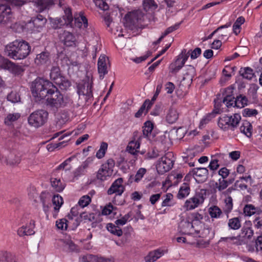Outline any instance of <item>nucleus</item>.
Returning <instances> with one entry per match:
<instances>
[{
  "label": "nucleus",
  "mask_w": 262,
  "mask_h": 262,
  "mask_svg": "<svg viewBox=\"0 0 262 262\" xmlns=\"http://www.w3.org/2000/svg\"><path fill=\"white\" fill-rule=\"evenodd\" d=\"M190 51L187 52L186 49L182 50L181 53L178 56L181 59V61L185 64L190 55Z\"/></svg>",
  "instance_id": "obj_59"
},
{
  "label": "nucleus",
  "mask_w": 262,
  "mask_h": 262,
  "mask_svg": "<svg viewBox=\"0 0 262 262\" xmlns=\"http://www.w3.org/2000/svg\"><path fill=\"white\" fill-rule=\"evenodd\" d=\"M241 120V117L239 114H234L232 116L224 115L219 118L218 125L224 130H234Z\"/></svg>",
  "instance_id": "obj_3"
},
{
  "label": "nucleus",
  "mask_w": 262,
  "mask_h": 262,
  "mask_svg": "<svg viewBox=\"0 0 262 262\" xmlns=\"http://www.w3.org/2000/svg\"><path fill=\"white\" fill-rule=\"evenodd\" d=\"M190 188L187 184L181 187L177 194V198L179 199H182L186 197L189 193Z\"/></svg>",
  "instance_id": "obj_40"
},
{
  "label": "nucleus",
  "mask_w": 262,
  "mask_h": 262,
  "mask_svg": "<svg viewBox=\"0 0 262 262\" xmlns=\"http://www.w3.org/2000/svg\"><path fill=\"white\" fill-rule=\"evenodd\" d=\"M20 117L18 113L10 114L5 119V123L7 125L11 124L12 122L16 121Z\"/></svg>",
  "instance_id": "obj_48"
},
{
  "label": "nucleus",
  "mask_w": 262,
  "mask_h": 262,
  "mask_svg": "<svg viewBox=\"0 0 262 262\" xmlns=\"http://www.w3.org/2000/svg\"><path fill=\"white\" fill-rule=\"evenodd\" d=\"M206 194V190L201 189L200 192L196 193L192 198L186 200L184 207L186 210H192L197 207L200 204L203 203L204 201V194Z\"/></svg>",
  "instance_id": "obj_9"
},
{
  "label": "nucleus",
  "mask_w": 262,
  "mask_h": 262,
  "mask_svg": "<svg viewBox=\"0 0 262 262\" xmlns=\"http://www.w3.org/2000/svg\"><path fill=\"white\" fill-rule=\"evenodd\" d=\"M255 247L257 252L262 253V236H258L255 240Z\"/></svg>",
  "instance_id": "obj_63"
},
{
  "label": "nucleus",
  "mask_w": 262,
  "mask_h": 262,
  "mask_svg": "<svg viewBox=\"0 0 262 262\" xmlns=\"http://www.w3.org/2000/svg\"><path fill=\"white\" fill-rule=\"evenodd\" d=\"M239 129L241 133H244L248 137L251 136L252 125L249 122L245 121L243 122L242 125L240 126Z\"/></svg>",
  "instance_id": "obj_37"
},
{
  "label": "nucleus",
  "mask_w": 262,
  "mask_h": 262,
  "mask_svg": "<svg viewBox=\"0 0 262 262\" xmlns=\"http://www.w3.org/2000/svg\"><path fill=\"white\" fill-rule=\"evenodd\" d=\"M107 229L111 233L118 236H120L122 235V230L118 226H116L112 223L107 225Z\"/></svg>",
  "instance_id": "obj_41"
},
{
  "label": "nucleus",
  "mask_w": 262,
  "mask_h": 262,
  "mask_svg": "<svg viewBox=\"0 0 262 262\" xmlns=\"http://www.w3.org/2000/svg\"><path fill=\"white\" fill-rule=\"evenodd\" d=\"M170 154H167L158 161L156 165V168L159 173H163L171 169L173 161L170 159Z\"/></svg>",
  "instance_id": "obj_10"
},
{
  "label": "nucleus",
  "mask_w": 262,
  "mask_h": 262,
  "mask_svg": "<svg viewBox=\"0 0 262 262\" xmlns=\"http://www.w3.org/2000/svg\"><path fill=\"white\" fill-rule=\"evenodd\" d=\"M233 88L231 86L227 88L224 90L222 94H218L216 95V99L219 97L221 99V103L222 102L225 103L226 100H228V99H230V97H233Z\"/></svg>",
  "instance_id": "obj_26"
},
{
  "label": "nucleus",
  "mask_w": 262,
  "mask_h": 262,
  "mask_svg": "<svg viewBox=\"0 0 262 262\" xmlns=\"http://www.w3.org/2000/svg\"><path fill=\"white\" fill-rule=\"evenodd\" d=\"M94 259V257L92 255L88 254L82 256L80 258V262H92Z\"/></svg>",
  "instance_id": "obj_64"
},
{
  "label": "nucleus",
  "mask_w": 262,
  "mask_h": 262,
  "mask_svg": "<svg viewBox=\"0 0 262 262\" xmlns=\"http://www.w3.org/2000/svg\"><path fill=\"white\" fill-rule=\"evenodd\" d=\"M242 233L248 239H251L254 234L253 230L250 227H245L242 228Z\"/></svg>",
  "instance_id": "obj_58"
},
{
  "label": "nucleus",
  "mask_w": 262,
  "mask_h": 262,
  "mask_svg": "<svg viewBox=\"0 0 262 262\" xmlns=\"http://www.w3.org/2000/svg\"><path fill=\"white\" fill-rule=\"evenodd\" d=\"M20 162V156L16 155L14 152L10 153L6 158L5 163L11 166L17 165Z\"/></svg>",
  "instance_id": "obj_29"
},
{
  "label": "nucleus",
  "mask_w": 262,
  "mask_h": 262,
  "mask_svg": "<svg viewBox=\"0 0 262 262\" xmlns=\"http://www.w3.org/2000/svg\"><path fill=\"white\" fill-rule=\"evenodd\" d=\"M184 72L183 80L188 79L191 82L195 74V69L194 67L191 65H186L185 66Z\"/></svg>",
  "instance_id": "obj_22"
},
{
  "label": "nucleus",
  "mask_w": 262,
  "mask_h": 262,
  "mask_svg": "<svg viewBox=\"0 0 262 262\" xmlns=\"http://www.w3.org/2000/svg\"><path fill=\"white\" fill-rule=\"evenodd\" d=\"M146 169L144 168H140L135 175V181L138 182L145 174Z\"/></svg>",
  "instance_id": "obj_60"
},
{
  "label": "nucleus",
  "mask_w": 262,
  "mask_h": 262,
  "mask_svg": "<svg viewBox=\"0 0 262 262\" xmlns=\"http://www.w3.org/2000/svg\"><path fill=\"white\" fill-rule=\"evenodd\" d=\"M151 103L149 100H146L141 105L138 111L135 114L136 118L140 117L143 114H146L147 111L150 108Z\"/></svg>",
  "instance_id": "obj_31"
},
{
  "label": "nucleus",
  "mask_w": 262,
  "mask_h": 262,
  "mask_svg": "<svg viewBox=\"0 0 262 262\" xmlns=\"http://www.w3.org/2000/svg\"><path fill=\"white\" fill-rule=\"evenodd\" d=\"M179 114L177 110L173 107H170L166 114V120L170 124H172L177 121L179 118Z\"/></svg>",
  "instance_id": "obj_23"
},
{
  "label": "nucleus",
  "mask_w": 262,
  "mask_h": 262,
  "mask_svg": "<svg viewBox=\"0 0 262 262\" xmlns=\"http://www.w3.org/2000/svg\"><path fill=\"white\" fill-rule=\"evenodd\" d=\"M180 232L182 234H190L192 233L193 226L191 222L187 220H182L179 224Z\"/></svg>",
  "instance_id": "obj_20"
},
{
  "label": "nucleus",
  "mask_w": 262,
  "mask_h": 262,
  "mask_svg": "<svg viewBox=\"0 0 262 262\" xmlns=\"http://www.w3.org/2000/svg\"><path fill=\"white\" fill-rule=\"evenodd\" d=\"M96 5L104 11L107 10L109 8L108 5L103 0H97Z\"/></svg>",
  "instance_id": "obj_62"
},
{
  "label": "nucleus",
  "mask_w": 262,
  "mask_h": 262,
  "mask_svg": "<svg viewBox=\"0 0 262 262\" xmlns=\"http://www.w3.org/2000/svg\"><path fill=\"white\" fill-rule=\"evenodd\" d=\"M258 112L255 109H251L249 108H245L243 112V115L245 117H251L256 116Z\"/></svg>",
  "instance_id": "obj_57"
},
{
  "label": "nucleus",
  "mask_w": 262,
  "mask_h": 262,
  "mask_svg": "<svg viewBox=\"0 0 262 262\" xmlns=\"http://www.w3.org/2000/svg\"><path fill=\"white\" fill-rule=\"evenodd\" d=\"M225 205L224 208V212L228 215L233 208L232 199L231 196H228L225 199ZM228 215H227V217Z\"/></svg>",
  "instance_id": "obj_45"
},
{
  "label": "nucleus",
  "mask_w": 262,
  "mask_h": 262,
  "mask_svg": "<svg viewBox=\"0 0 262 262\" xmlns=\"http://www.w3.org/2000/svg\"><path fill=\"white\" fill-rule=\"evenodd\" d=\"M91 201V199L89 195H84L82 196L78 202L79 206L83 208L88 206Z\"/></svg>",
  "instance_id": "obj_55"
},
{
  "label": "nucleus",
  "mask_w": 262,
  "mask_h": 262,
  "mask_svg": "<svg viewBox=\"0 0 262 262\" xmlns=\"http://www.w3.org/2000/svg\"><path fill=\"white\" fill-rule=\"evenodd\" d=\"M65 247L70 252L77 251V246L71 240L66 239L64 241Z\"/></svg>",
  "instance_id": "obj_51"
},
{
  "label": "nucleus",
  "mask_w": 262,
  "mask_h": 262,
  "mask_svg": "<svg viewBox=\"0 0 262 262\" xmlns=\"http://www.w3.org/2000/svg\"><path fill=\"white\" fill-rule=\"evenodd\" d=\"M34 3L39 12L50 9L54 5L53 0H36Z\"/></svg>",
  "instance_id": "obj_15"
},
{
  "label": "nucleus",
  "mask_w": 262,
  "mask_h": 262,
  "mask_svg": "<svg viewBox=\"0 0 262 262\" xmlns=\"http://www.w3.org/2000/svg\"><path fill=\"white\" fill-rule=\"evenodd\" d=\"M258 208L255 207L253 205H246L244 208V213L245 215L251 216L258 211Z\"/></svg>",
  "instance_id": "obj_43"
},
{
  "label": "nucleus",
  "mask_w": 262,
  "mask_h": 262,
  "mask_svg": "<svg viewBox=\"0 0 262 262\" xmlns=\"http://www.w3.org/2000/svg\"><path fill=\"white\" fill-rule=\"evenodd\" d=\"M60 40L67 46H71L75 40V36L71 32L64 31L59 34Z\"/></svg>",
  "instance_id": "obj_17"
},
{
  "label": "nucleus",
  "mask_w": 262,
  "mask_h": 262,
  "mask_svg": "<svg viewBox=\"0 0 262 262\" xmlns=\"http://www.w3.org/2000/svg\"><path fill=\"white\" fill-rule=\"evenodd\" d=\"M233 88L231 86L227 88L224 90L222 94H218L216 95V99L219 97L221 99V103L222 102L225 103L226 100H228V99H230V97H233Z\"/></svg>",
  "instance_id": "obj_27"
},
{
  "label": "nucleus",
  "mask_w": 262,
  "mask_h": 262,
  "mask_svg": "<svg viewBox=\"0 0 262 262\" xmlns=\"http://www.w3.org/2000/svg\"><path fill=\"white\" fill-rule=\"evenodd\" d=\"M34 61L38 66L49 65L51 63L50 54L48 52H42L36 55Z\"/></svg>",
  "instance_id": "obj_16"
},
{
  "label": "nucleus",
  "mask_w": 262,
  "mask_h": 262,
  "mask_svg": "<svg viewBox=\"0 0 262 262\" xmlns=\"http://www.w3.org/2000/svg\"><path fill=\"white\" fill-rule=\"evenodd\" d=\"M162 255V253L159 250H156L150 252L148 255L145 257L146 262H154Z\"/></svg>",
  "instance_id": "obj_38"
},
{
  "label": "nucleus",
  "mask_w": 262,
  "mask_h": 262,
  "mask_svg": "<svg viewBox=\"0 0 262 262\" xmlns=\"http://www.w3.org/2000/svg\"><path fill=\"white\" fill-rule=\"evenodd\" d=\"M140 147V143L137 141H132L129 143L127 146V150L133 155H136L138 151L137 150Z\"/></svg>",
  "instance_id": "obj_39"
},
{
  "label": "nucleus",
  "mask_w": 262,
  "mask_h": 262,
  "mask_svg": "<svg viewBox=\"0 0 262 262\" xmlns=\"http://www.w3.org/2000/svg\"><path fill=\"white\" fill-rule=\"evenodd\" d=\"M69 135H63L62 137H61L59 139H62L64 138H67V139L62 141L59 142L58 143H54V144H49L47 145V148L48 150L49 151H52L54 149L59 148L61 146H64L65 145H63L65 144L66 142H67L68 141H69L70 139L69 138Z\"/></svg>",
  "instance_id": "obj_36"
},
{
  "label": "nucleus",
  "mask_w": 262,
  "mask_h": 262,
  "mask_svg": "<svg viewBox=\"0 0 262 262\" xmlns=\"http://www.w3.org/2000/svg\"><path fill=\"white\" fill-rule=\"evenodd\" d=\"M214 109L213 110L212 113L208 114L206 116L202 119L200 122V125H203L207 123L209 121H210L214 117V114H220L222 112L221 109V99L217 97V99H214Z\"/></svg>",
  "instance_id": "obj_12"
},
{
  "label": "nucleus",
  "mask_w": 262,
  "mask_h": 262,
  "mask_svg": "<svg viewBox=\"0 0 262 262\" xmlns=\"http://www.w3.org/2000/svg\"><path fill=\"white\" fill-rule=\"evenodd\" d=\"M30 23H32L34 27L39 29L45 26L47 23V19L42 15L38 14L36 17H32Z\"/></svg>",
  "instance_id": "obj_24"
},
{
  "label": "nucleus",
  "mask_w": 262,
  "mask_h": 262,
  "mask_svg": "<svg viewBox=\"0 0 262 262\" xmlns=\"http://www.w3.org/2000/svg\"><path fill=\"white\" fill-rule=\"evenodd\" d=\"M228 186V181L224 179H220L219 182L215 183V187L219 191H222L226 189Z\"/></svg>",
  "instance_id": "obj_54"
},
{
  "label": "nucleus",
  "mask_w": 262,
  "mask_h": 262,
  "mask_svg": "<svg viewBox=\"0 0 262 262\" xmlns=\"http://www.w3.org/2000/svg\"><path fill=\"white\" fill-rule=\"evenodd\" d=\"M184 66V62H182L181 59L178 56L176 61L170 64L169 66L170 72L173 74H176Z\"/></svg>",
  "instance_id": "obj_30"
},
{
  "label": "nucleus",
  "mask_w": 262,
  "mask_h": 262,
  "mask_svg": "<svg viewBox=\"0 0 262 262\" xmlns=\"http://www.w3.org/2000/svg\"><path fill=\"white\" fill-rule=\"evenodd\" d=\"M122 183L123 179L121 178L115 180L108 189L107 194L111 195L116 193V195H121L124 190V187L122 185Z\"/></svg>",
  "instance_id": "obj_11"
},
{
  "label": "nucleus",
  "mask_w": 262,
  "mask_h": 262,
  "mask_svg": "<svg viewBox=\"0 0 262 262\" xmlns=\"http://www.w3.org/2000/svg\"><path fill=\"white\" fill-rule=\"evenodd\" d=\"M113 173V169L109 168L106 165H102L97 173V178L101 181H104L107 177H111Z\"/></svg>",
  "instance_id": "obj_19"
},
{
  "label": "nucleus",
  "mask_w": 262,
  "mask_h": 262,
  "mask_svg": "<svg viewBox=\"0 0 262 262\" xmlns=\"http://www.w3.org/2000/svg\"><path fill=\"white\" fill-rule=\"evenodd\" d=\"M245 22V18L243 17H238L233 26V30L234 33L237 35L239 31H238L241 27V25Z\"/></svg>",
  "instance_id": "obj_50"
},
{
  "label": "nucleus",
  "mask_w": 262,
  "mask_h": 262,
  "mask_svg": "<svg viewBox=\"0 0 262 262\" xmlns=\"http://www.w3.org/2000/svg\"><path fill=\"white\" fill-rule=\"evenodd\" d=\"M248 102L247 98L246 96L239 95L236 97L234 101V106L237 107H243L245 105H247Z\"/></svg>",
  "instance_id": "obj_42"
},
{
  "label": "nucleus",
  "mask_w": 262,
  "mask_h": 262,
  "mask_svg": "<svg viewBox=\"0 0 262 262\" xmlns=\"http://www.w3.org/2000/svg\"><path fill=\"white\" fill-rule=\"evenodd\" d=\"M190 57L192 59H194L198 58L201 54L202 50L200 48H196L194 50H190Z\"/></svg>",
  "instance_id": "obj_61"
},
{
  "label": "nucleus",
  "mask_w": 262,
  "mask_h": 262,
  "mask_svg": "<svg viewBox=\"0 0 262 262\" xmlns=\"http://www.w3.org/2000/svg\"><path fill=\"white\" fill-rule=\"evenodd\" d=\"M7 99L8 101L16 103L20 101V97L18 94L15 92H12L7 96Z\"/></svg>",
  "instance_id": "obj_56"
},
{
  "label": "nucleus",
  "mask_w": 262,
  "mask_h": 262,
  "mask_svg": "<svg viewBox=\"0 0 262 262\" xmlns=\"http://www.w3.org/2000/svg\"><path fill=\"white\" fill-rule=\"evenodd\" d=\"M75 25L79 28H81L82 24L84 28H86L88 26V19L85 16L83 15L82 12H79L78 15L75 16Z\"/></svg>",
  "instance_id": "obj_25"
},
{
  "label": "nucleus",
  "mask_w": 262,
  "mask_h": 262,
  "mask_svg": "<svg viewBox=\"0 0 262 262\" xmlns=\"http://www.w3.org/2000/svg\"><path fill=\"white\" fill-rule=\"evenodd\" d=\"M33 96L36 101L48 96L47 103L48 105L56 108L64 107L70 101L68 96L63 95L51 81L42 78H36L31 84Z\"/></svg>",
  "instance_id": "obj_1"
},
{
  "label": "nucleus",
  "mask_w": 262,
  "mask_h": 262,
  "mask_svg": "<svg viewBox=\"0 0 262 262\" xmlns=\"http://www.w3.org/2000/svg\"><path fill=\"white\" fill-rule=\"evenodd\" d=\"M51 183L52 186L58 192L62 191L66 186L65 184L61 182L60 179L55 178H52L51 179Z\"/></svg>",
  "instance_id": "obj_34"
},
{
  "label": "nucleus",
  "mask_w": 262,
  "mask_h": 262,
  "mask_svg": "<svg viewBox=\"0 0 262 262\" xmlns=\"http://www.w3.org/2000/svg\"><path fill=\"white\" fill-rule=\"evenodd\" d=\"M77 87L79 95L85 96L88 99L93 97V79L89 76H86L84 79L78 83Z\"/></svg>",
  "instance_id": "obj_6"
},
{
  "label": "nucleus",
  "mask_w": 262,
  "mask_h": 262,
  "mask_svg": "<svg viewBox=\"0 0 262 262\" xmlns=\"http://www.w3.org/2000/svg\"><path fill=\"white\" fill-rule=\"evenodd\" d=\"M107 148V144L105 142H102L101 144L100 149L98 150L96 153V157L98 159H101L104 157L105 151L106 150Z\"/></svg>",
  "instance_id": "obj_52"
},
{
  "label": "nucleus",
  "mask_w": 262,
  "mask_h": 262,
  "mask_svg": "<svg viewBox=\"0 0 262 262\" xmlns=\"http://www.w3.org/2000/svg\"><path fill=\"white\" fill-rule=\"evenodd\" d=\"M154 125L152 123L148 121L144 123V125L143 127V134L144 136L147 137L149 134H151V132L153 129Z\"/></svg>",
  "instance_id": "obj_47"
},
{
  "label": "nucleus",
  "mask_w": 262,
  "mask_h": 262,
  "mask_svg": "<svg viewBox=\"0 0 262 262\" xmlns=\"http://www.w3.org/2000/svg\"><path fill=\"white\" fill-rule=\"evenodd\" d=\"M209 213L212 218H218L222 213V210L216 206H213L209 208Z\"/></svg>",
  "instance_id": "obj_46"
},
{
  "label": "nucleus",
  "mask_w": 262,
  "mask_h": 262,
  "mask_svg": "<svg viewBox=\"0 0 262 262\" xmlns=\"http://www.w3.org/2000/svg\"><path fill=\"white\" fill-rule=\"evenodd\" d=\"M30 51L31 47L27 42L24 40H15L7 45L5 49L6 54L15 60L25 58Z\"/></svg>",
  "instance_id": "obj_2"
},
{
  "label": "nucleus",
  "mask_w": 262,
  "mask_h": 262,
  "mask_svg": "<svg viewBox=\"0 0 262 262\" xmlns=\"http://www.w3.org/2000/svg\"><path fill=\"white\" fill-rule=\"evenodd\" d=\"M14 17L11 11V9L7 4H0V24L8 25L12 23Z\"/></svg>",
  "instance_id": "obj_8"
},
{
  "label": "nucleus",
  "mask_w": 262,
  "mask_h": 262,
  "mask_svg": "<svg viewBox=\"0 0 262 262\" xmlns=\"http://www.w3.org/2000/svg\"><path fill=\"white\" fill-rule=\"evenodd\" d=\"M67 220L66 219H61L57 220L56 222V226L57 229L61 230H66L68 227Z\"/></svg>",
  "instance_id": "obj_53"
},
{
  "label": "nucleus",
  "mask_w": 262,
  "mask_h": 262,
  "mask_svg": "<svg viewBox=\"0 0 262 262\" xmlns=\"http://www.w3.org/2000/svg\"><path fill=\"white\" fill-rule=\"evenodd\" d=\"M109 62L108 58L104 55H101L98 61V71L99 77L103 79L104 75L108 73L106 62Z\"/></svg>",
  "instance_id": "obj_13"
},
{
  "label": "nucleus",
  "mask_w": 262,
  "mask_h": 262,
  "mask_svg": "<svg viewBox=\"0 0 262 262\" xmlns=\"http://www.w3.org/2000/svg\"><path fill=\"white\" fill-rule=\"evenodd\" d=\"M2 65L4 69L9 70L15 75L20 74L23 72V69L21 66L14 63L8 59H4Z\"/></svg>",
  "instance_id": "obj_14"
},
{
  "label": "nucleus",
  "mask_w": 262,
  "mask_h": 262,
  "mask_svg": "<svg viewBox=\"0 0 262 262\" xmlns=\"http://www.w3.org/2000/svg\"><path fill=\"white\" fill-rule=\"evenodd\" d=\"M228 226L229 229L238 230L241 227V220L238 217H233L228 220Z\"/></svg>",
  "instance_id": "obj_35"
},
{
  "label": "nucleus",
  "mask_w": 262,
  "mask_h": 262,
  "mask_svg": "<svg viewBox=\"0 0 262 262\" xmlns=\"http://www.w3.org/2000/svg\"><path fill=\"white\" fill-rule=\"evenodd\" d=\"M50 79L63 90H66L71 86L70 81L62 74L58 66H52L50 73Z\"/></svg>",
  "instance_id": "obj_4"
},
{
  "label": "nucleus",
  "mask_w": 262,
  "mask_h": 262,
  "mask_svg": "<svg viewBox=\"0 0 262 262\" xmlns=\"http://www.w3.org/2000/svg\"><path fill=\"white\" fill-rule=\"evenodd\" d=\"M65 15L62 16V19L64 20V23L62 24L61 18H59L57 20L58 24H60V25H66L67 26H70L73 27L72 21L73 20L71 10L70 8H67L64 10Z\"/></svg>",
  "instance_id": "obj_21"
},
{
  "label": "nucleus",
  "mask_w": 262,
  "mask_h": 262,
  "mask_svg": "<svg viewBox=\"0 0 262 262\" xmlns=\"http://www.w3.org/2000/svg\"><path fill=\"white\" fill-rule=\"evenodd\" d=\"M95 219V215L94 213H87L86 212L81 213L80 214V216L77 217L76 220V224L75 226L77 227L82 220H84L85 221H88L89 222H92L94 221Z\"/></svg>",
  "instance_id": "obj_28"
},
{
  "label": "nucleus",
  "mask_w": 262,
  "mask_h": 262,
  "mask_svg": "<svg viewBox=\"0 0 262 262\" xmlns=\"http://www.w3.org/2000/svg\"><path fill=\"white\" fill-rule=\"evenodd\" d=\"M142 6L143 9L146 12L158 8V5L154 0H143Z\"/></svg>",
  "instance_id": "obj_32"
},
{
  "label": "nucleus",
  "mask_w": 262,
  "mask_h": 262,
  "mask_svg": "<svg viewBox=\"0 0 262 262\" xmlns=\"http://www.w3.org/2000/svg\"><path fill=\"white\" fill-rule=\"evenodd\" d=\"M239 73L244 78L248 80L251 79L254 75L253 70L249 67L241 68Z\"/></svg>",
  "instance_id": "obj_33"
},
{
  "label": "nucleus",
  "mask_w": 262,
  "mask_h": 262,
  "mask_svg": "<svg viewBox=\"0 0 262 262\" xmlns=\"http://www.w3.org/2000/svg\"><path fill=\"white\" fill-rule=\"evenodd\" d=\"M53 204L55 205L54 209L56 210H59L60 207L63 204V199L61 196L58 194L55 195L52 198Z\"/></svg>",
  "instance_id": "obj_49"
},
{
  "label": "nucleus",
  "mask_w": 262,
  "mask_h": 262,
  "mask_svg": "<svg viewBox=\"0 0 262 262\" xmlns=\"http://www.w3.org/2000/svg\"><path fill=\"white\" fill-rule=\"evenodd\" d=\"M0 262H16V259L12 254L5 252L3 254Z\"/></svg>",
  "instance_id": "obj_44"
},
{
  "label": "nucleus",
  "mask_w": 262,
  "mask_h": 262,
  "mask_svg": "<svg viewBox=\"0 0 262 262\" xmlns=\"http://www.w3.org/2000/svg\"><path fill=\"white\" fill-rule=\"evenodd\" d=\"M48 113L43 110H38L32 113L28 117V122L35 127H39L43 125L47 121Z\"/></svg>",
  "instance_id": "obj_5"
},
{
  "label": "nucleus",
  "mask_w": 262,
  "mask_h": 262,
  "mask_svg": "<svg viewBox=\"0 0 262 262\" xmlns=\"http://www.w3.org/2000/svg\"><path fill=\"white\" fill-rule=\"evenodd\" d=\"M192 173L198 181L202 182L207 179L208 170L206 168H196L192 169Z\"/></svg>",
  "instance_id": "obj_18"
},
{
  "label": "nucleus",
  "mask_w": 262,
  "mask_h": 262,
  "mask_svg": "<svg viewBox=\"0 0 262 262\" xmlns=\"http://www.w3.org/2000/svg\"><path fill=\"white\" fill-rule=\"evenodd\" d=\"M142 17L141 12L137 11L127 14L125 16L124 26L130 30H133L138 27V23Z\"/></svg>",
  "instance_id": "obj_7"
}]
</instances>
